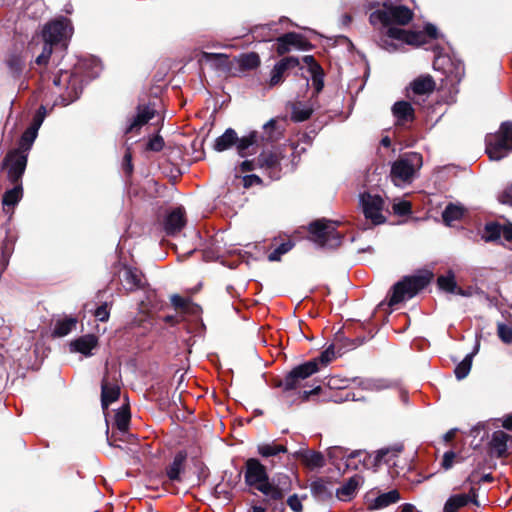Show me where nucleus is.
<instances>
[{"label": "nucleus", "mask_w": 512, "mask_h": 512, "mask_svg": "<svg viewBox=\"0 0 512 512\" xmlns=\"http://www.w3.org/2000/svg\"><path fill=\"white\" fill-rule=\"evenodd\" d=\"M412 17L413 12L403 5L385 7L372 12L369 17L371 25L382 28L379 45L389 52L397 51L404 45L420 46L424 38L423 33L392 26L406 25Z\"/></svg>", "instance_id": "1"}, {"label": "nucleus", "mask_w": 512, "mask_h": 512, "mask_svg": "<svg viewBox=\"0 0 512 512\" xmlns=\"http://www.w3.org/2000/svg\"><path fill=\"white\" fill-rule=\"evenodd\" d=\"M100 72L101 64L95 58L79 61L72 72L61 71L53 83L58 88L62 105L66 106L77 100L83 90L84 79L91 80Z\"/></svg>", "instance_id": "2"}, {"label": "nucleus", "mask_w": 512, "mask_h": 512, "mask_svg": "<svg viewBox=\"0 0 512 512\" xmlns=\"http://www.w3.org/2000/svg\"><path fill=\"white\" fill-rule=\"evenodd\" d=\"M245 482L273 500L283 497L281 489L269 482L266 467L256 458H249L245 463Z\"/></svg>", "instance_id": "3"}, {"label": "nucleus", "mask_w": 512, "mask_h": 512, "mask_svg": "<svg viewBox=\"0 0 512 512\" xmlns=\"http://www.w3.org/2000/svg\"><path fill=\"white\" fill-rule=\"evenodd\" d=\"M432 274L424 273L405 277L397 282L389 297L388 305L393 307L403 301L413 298L420 290L424 289L431 281Z\"/></svg>", "instance_id": "4"}, {"label": "nucleus", "mask_w": 512, "mask_h": 512, "mask_svg": "<svg viewBox=\"0 0 512 512\" xmlns=\"http://www.w3.org/2000/svg\"><path fill=\"white\" fill-rule=\"evenodd\" d=\"M512 151V122H503L499 131L486 137V153L491 160H501Z\"/></svg>", "instance_id": "5"}, {"label": "nucleus", "mask_w": 512, "mask_h": 512, "mask_svg": "<svg viewBox=\"0 0 512 512\" xmlns=\"http://www.w3.org/2000/svg\"><path fill=\"white\" fill-rule=\"evenodd\" d=\"M422 164V156L416 152L404 154L396 160L391 168V178L395 185L410 183Z\"/></svg>", "instance_id": "6"}, {"label": "nucleus", "mask_w": 512, "mask_h": 512, "mask_svg": "<svg viewBox=\"0 0 512 512\" xmlns=\"http://www.w3.org/2000/svg\"><path fill=\"white\" fill-rule=\"evenodd\" d=\"M258 169L267 175L270 180H278L283 174L284 168H288L289 163L281 147H275L271 150H264L257 158Z\"/></svg>", "instance_id": "7"}, {"label": "nucleus", "mask_w": 512, "mask_h": 512, "mask_svg": "<svg viewBox=\"0 0 512 512\" xmlns=\"http://www.w3.org/2000/svg\"><path fill=\"white\" fill-rule=\"evenodd\" d=\"M337 224L326 219L314 221L309 225L311 240L320 247H338L341 244L342 235L336 231Z\"/></svg>", "instance_id": "8"}, {"label": "nucleus", "mask_w": 512, "mask_h": 512, "mask_svg": "<svg viewBox=\"0 0 512 512\" xmlns=\"http://www.w3.org/2000/svg\"><path fill=\"white\" fill-rule=\"evenodd\" d=\"M360 204L365 218L370 220L373 225H379L385 222V217L382 214L384 206L382 197L370 193H363L360 195Z\"/></svg>", "instance_id": "9"}, {"label": "nucleus", "mask_w": 512, "mask_h": 512, "mask_svg": "<svg viewBox=\"0 0 512 512\" xmlns=\"http://www.w3.org/2000/svg\"><path fill=\"white\" fill-rule=\"evenodd\" d=\"M72 26L69 20L61 19L49 23L43 30V40L50 43L66 46V41L72 35Z\"/></svg>", "instance_id": "10"}, {"label": "nucleus", "mask_w": 512, "mask_h": 512, "mask_svg": "<svg viewBox=\"0 0 512 512\" xmlns=\"http://www.w3.org/2000/svg\"><path fill=\"white\" fill-rule=\"evenodd\" d=\"M28 154L14 149L10 151L4 161L3 167L7 169L8 179L12 183H18L25 171Z\"/></svg>", "instance_id": "11"}, {"label": "nucleus", "mask_w": 512, "mask_h": 512, "mask_svg": "<svg viewBox=\"0 0 512 512\" xmlns=\"http://www.w3.org/2000/svg\"><path fill=\"white\" fill-rule=\"evenodd\" d=\"M319 371L318 360L312 359L293 368L284 379V389H295L300 381L310 377Z\"/></svg>", "instance_id": "12"}, {"label": "nucleus", "mask_w": 512, "mask_h": 512, "mask_svg": "<svg viewBox=\"0 0 512 512\" xmlns=\"http://www.w3.org/2000/svg\"><path fill=\"white\" fill-rule=\"evenodd\" d=\"M46 108L45 106H40L38 111L36 112L32 124L25 130L23 133L20 142H19V148L17 150H20L26 154H28L29 150L31 149L40 126L42 125L44 118L46 116Z\"/></svg>", "instance_id": "13"}, {"label": "nucleus", "mask_w": 512, "mask_h": 512, "mask_svg": "<svg viewBox=\"0 0 512 512\" xmlns=\"http://www.w3.org/2000/svg\"><path fill=\"white\" fill-rule=\"evenodd\" d=\"M101 404L103 409H107L108 406L116 401L120 395V386L117 381L116 372L113 376L107 374L104 376L101 385Z\"/></svg>", "instance_id": "14"}, {"label": "nucleus", "mask_w": 512, "mask_h": 512, "mask_svg": "<svg viewBox=\"0 0 512 512\" xmlns=\"http://www.w3.org/2000/svg\"><path fill=\"white\" fill-rule=\"evenodd\" d=\"M447 66L444 67V73L446 78L453 84L461 81L465 74L464 64L457 60L452 61L448 56H439L435 62L434 66Z\"/></svg>", "instance_id": "15"}, {"label": "nucleus", "mask_w": 512, "mask_h": 512, "mask_svg": "<svg viewBox=\"0 0 512 512\" xmlns=\"http://www.w3.org/2000/svg\"><path fill=\"white\" fill-rule=\"evenodd\" d=\"M489 445L491 455L498 458L505 457L512 452V437L501 430L495 431Z\"/></svg>", "instance_id": "16"}, {"label": "nucleus", "mask_w": 512, "mask_h": 512, "mask_svg": "<svg viewBox=\"0 0 512 512\" xmlns=\"http://www.w3.org/2000/svg\"><path fill=\"white\" fill-rule=\"evenodd\" d=\"M186 224L185 210L182 207L171 209L164 218V230L167 235L179 233Z\"/></svg>", "instance_id": "17"}, {"label": "nucleus", "mask_w": 512, "mask_h": 512, "mask_svg": "<svg viewBox=\"0 0 512 512\" xmlns=\"http://www.w3.org/2000/svg\"><path fill=\"white\" fill-rule=\"evenodd\" d=\"M305 49L306 40L300 34L290 32L277 38L276 51L279 55H283L291 50V48Z\"/></svg>", "instance_id": "18"}, {"label": "nucleus", "mask_w": 512, "mask_h": 512, "mask_svg": "<svg viewBox=\"0 0 512 512\" xmlns=\"http://www.w3.org/2000/svg\"><path fill=\"white\" fill-rule=\"evenodd\" d=\"M299 65V60L295 57H285L275 64L271 71L269 86L274 87L282 83L284 74L287 70L293 69Z\"/></svg>", "instance_id": "19"}, {"label": "nucleus", "mask_w": 512, "mask_h": 512, "mask_svg": "<svg viewBox=\"0 0 512 512\" xmlns=\"http://www.w3.org/2000/svg\"><path fill=\"white\" fill-rule=\"evenodd\" d=\"M476 491L475 489H471L468 494H456L448 498L446 501L443 511L444 512H456L461 507H464L469 502H473L478 505L476 499Z\"/></svg>", "instance_id": "20"}, {"label": "nucleus", "mask_w": 512, "mask_h": 512, "mask_svg": "<svg viewBox=\"0 0 512 512\" xmlns=\"http://www.w3.org/2000/svg\"><path fill=\"white\" fill-rule=\"evenodd\" d=\"M98 339L95 335L87 334L81 336L70 343L71 352H78L84 356H91L92 350L96 348Z\"/></svg>", "instance_id": "21"}, {"label": "nucleus", "mask_w": 512, "mask_h": 512, "mask_svg": "<svg viewBox=\"0 0 512 512\" xmlns=\"http://www.w3.org/2000/svg\"><path fill=\"white\" fill-rule=\"evenodd\" d=\"M154 115V108H151L150 106H139L137 114L131 119L125 130V133L137 132L143 125L152 119Z\"/></svg>", "instance_id": "22"}, {"label": "nucleus", "mask_w": 512, "mask_h": 512, "mask_svg": "<svg viewBox=\"0 0 512 512\" xmlns=\"http://www.w3.org/2000/svg\"><path fill=\"white\" fill-rule=\"evenodd\" d=\"M328 456L332 460L337 459H345L346 468L357 469V464L354 462V459L360 458L362 456L365 457V453L363 451H353L350 454H347V450L342 447H331L328 450Z\"/></svg>", "instance_id": "23"}, {"label": "nucleus", "mask_w": 512, "mask_h": 512, "mask_svg": "<svg viewBox=\"0 0 512 512\" xmlns=\"http://www.w3.org/2000/svg\"><path fill=\"white\" fill-rule=\"evenodd\" d=\"M392 113L398 125H404L414 119V109L409 102L399 101L392 107Z\"/></svg>", "instance_id": "24"}, {"label": "nucleus", "mask_w": 512, "mask_h": 512, "mask_svg": "<svg viewBox=\"0 0 512 512\" xmlns=\"http://www.w3.org/2000/svg\"><path fill=\"white\" fill-rule=\"evenodd\" d=\"M258 143V133L251 132L249 135L244 136L242 138L237 137V141L235 143L238 154L241 157H245L247 155L253 154L256 152V145Z\"/></svg>", "instance_id": "25"}, {"label": "nucleus", "mask_w": 512, "mask_h": 512, "mask_svg": "<svg viewBox=\"0 0 512 512\" xmlns=\"http://www.w3.org/2000/svg\"><path fill=\"white\" fill-rule=\"evenodd\" d=\"M359 386L369 392H380L396 386V383L384 378H365L359 381Z\"/></svg>", "instance_id": "26"}, {"label": "nucleus", "mask_w": 512, "mask_h": 512, "mask_svg": "<svg viewBox=\"0 0 512 512\" xmlns=\"http://www.w3.org/2000/svg\"><path fill=\"white\" fill-rule=\"evenodd\" d=\"M142 273L137 268L126 267L123 273V282L126 290L133 291L143 286Z\"/></svg>", "instance_id": "27"}, {"label": "nucleus", "mask_w": 512, "mask_h": 512, "mask_svg": "<svg viewBox=\"0 0 512 512\" xmlns=\"http://www.w3.org/2000/svg\"><path fill=\"white\" fill-rule=\"evenodd\" d=\"M201 60L209 63L216 70L228 71L230 69L229 58L225 54L203 52Z\"/></svg>", "instance_id": "28"}, {"label": "nucleus", "mask_w": 512, "mask_h": 512, "mask_svg": "<svg viewBox=\"0 0 512 512\" xmlns=\"http://www.w3.org/2000/svg\"><path fill=\"white\" fill-rule=\"evenodd\" d=\"M361 478L357 475L351 477L341 487L337 489L336 495L338 499L342 501L350 500L356 493V490L360 484Z\"/></svg>", "instance_id": "29"}, {"label": "nucleus", "mask_w": 512, "mask_h": 512, "mask_svg": "<svg viewBox=\"0 0 512 512\" xmlns=\"http://www.w3.org/2000/svg\"><path fill=\"white\" fill-rule=\"evenodd\" d=\"M236 141L237 133L232 128H228L221 136L216 138L214 149L219 152L225 151L235 145Z\"/></svg>", "instance_id": "30"}, {"label": "nucleus", "mask_w": 512, "mask_h": 512, "mask_svg": "<svg viewBox=\"0 0 512 512\" xmlns=\"http://www.w3.org/2000/svg\"><path fill=\"white\" fill-rule=\"evenodd\" d=\"M15 186L7 190L2 199L3 209L8 212L10 208H13L22 198V186L19 183H14Z\"/></svg>", "instance_id": "31"}, {"label": "nucleus", "mask_w": 512, "mask_h": 512, "mask_svg": "<svg viewBox=\"0 0 512 512\" xmlns=\"http://www.w3.org/2000/svg\"><path fill=\"white\" fill-rule=\"evenodd\" d=\"M186 455L183 452H179L175 455L172 463L167 468V476L171 481H180L181 472L183 471L184 462Z\"/></svg>", "instance_id": "32"}, {"label": "nucleus", "mask_w": 512, "mask_h": 512, "mask_svg": "<svg viewBox=\"0 0 512 512\" xmlns=\"http://www.w3.org/2000/svg\"><path fill=\"white\" fill-rule=\"evenodd\" d=\"M282 130L279 122L276 119H271L263 126L262 140L266 142L276 141L281 137Z\"/></svg>", "instance_id": "33"}, {"label": "nucleus", "mask_w": 512, "mask_h": 512, "mask_svg": "<svg viewBox=\"0 0 512 512\" xmlns=\"http://www.w3.org/2000/svg\"><path fill=\"white\" fill-rule=\"evenodd\" d=\"M402 451L401 445H396L394 447L381 449L377 452L375 460L377 463H385L387 465L394 464V459L399 455Z\"/></svg>", "instance_id": "34"}, {"label": "nucleus", "mask_w": 512, "mask_h": 512, "mask_svg": "<svg viewBox=\"0 0 512 512\" xmlns=\"http://www.w3.org/2000/svg\"><path fill=\"white\" fill-rule=\"evenodd\" d=\"M434 86L435 83L430 76L419 77L411 84L413 92L419 95L432 92L434 90Z\"/></svg>", "instance_id": "35"}, {"label": "nucleus", "mask_w": 512, "mask_h": 512, "mask_svg": "<svg viewBox=\"0 0 512 512\" xmlns=\"http://www.w3.org/2000/svg\"><path fill=\"white\" fill-rule=\"evenodd\" d=\"M400 495L397 490H391L379 495L371 505L372 509H381L399 501Z\"/></svg>", "instance_id": "36"}, {"label": "nucleus", "mask_w": 512, "mask_h": 512, "mask_svg": "<svg viewBox=\"0 0 512 512\" xmlns=\"http://www.w3.org/2000/svg\"><path fill=\"white\" fill-rule=\"evenodd\" d=\"M478 348H479V343H477L475 350L472 353L467 354L465 356V358L456 366L454 372H455V376L458 380L464 379L469 374V372L471 370V366H472V359H473L474 355L477 353Z\"/></svg>", "instance_id": "37"}, {"label": "nucleus", "mask_w": 512, "mask_h": 512, "mask_svg": "<svg viewBox=\"0 0 512 512\" xmlns=\"http://www.w3.org/2000/svg\"><path fill=\"white\" fill-rule=\"evenodd\" d=\"M77 319L73 317L58 320L54 326L53 333L55 336L64 337L68 335L76 327Z\"/></svg>", "instance_id": "38"}, {"label": "nucleus", "mask_w": 512, "mask_h": 512, "mask_svg": "<svg viewBox=\"0 0 512 512\" xmlns=\"http://www.w3.org/2000/svg\"><path fill=\"white\" fill-rule=\"evenodd\" d=\"M275 24H265L256 26L253 30V36L255 39L259 41H271L274 36L277 34V30L274 29Z\"/></svg>", "instance_id": "39"}, {"label": "nucleus", "mask_w": 512, "mask_h": 512, "mask_svg": "<svg viewBox=\"0 0 512 512\" xmlns=\"http://www.w3.org/2000/svg\"><path fill=\"white\" fill-rule=\"evenodd\" d=\"M258 453L265 458L276 456L280 453H286L287 448L284 445L276 443H263L257 447Z\"/></svg>", "instance_id": "40"}, {"label": "nucleus", "mask_w": 512, "mask_h": 512, "mask_svg": "<svg viewBox=\"0 0 512 512\" xmlns=\"http://www.w3.org/2000/svg\"><path fill=\"white\" fill-rule=\"evenodd\" d=\"M130 418V412L127 407H122L116 412L115 425L120 432L125 433L128 430Z\"/></svg>", "instance_id": "41"}, {"label": "nucleus", "mask_w": 512, "mask_h": 512, "mask_svg": "<svg viewBox=\"0 0 512 512\" xmlns=\"http://www.w3.org/2000/svg\"><path fill=\"white\" fill-rule=\"evenodd\" d=\"M462 215H463L462 207H460L458 205H454V204H449L444 209V211L442 213V218L447 225H451V223L453 221L458 220L459 218H461Z\"/></svg>", "instance_id": "42"}, {"label": "nucleus", "mask_w": 512, "mask_h": 512, "mask_svg": "<svg viewBox=\"0 0 512 512\" xmlns=\"http://www.w3.org/2000/svg\"><path fill=\"white\" fill-rule=\"evenodd\" d=\"M311 114L312 109L303 103H296L292 107V119L296 122L307 120Z\"/></svg>", "instance_id": "43"}, {"label": "nucleus", "mask_w": 512, "mask_h": 512, "mask_svg": "<svg viewBox=\"0 0 512 512\" xmlns=\"http://www.w3.org/2000/svg\"><path fill=\"white\" fill-rule=\"evenodd\" d=\"M437 282L439 288L446 292L454 293L456 291L457 284L452 272L439 276Z\"/></svg>", "instance_id": "44"}, {"label": "nucleus", "mask_w": 512, "mask_h": 512, "mask_svg": "<svg viewBox=\"0 0 512 512\" xmlns=\"http://www.w3.org/2000/svg\"><path fill=\"white\" fill-rule=\"evenodd\" d=\"M502 226L496 223H488L484 228L482 239L486 242L495 241L501 237Z\"/></svg>", "instance_id": "45"}, {"label": "nucleus", "mask_w": 512, "mask_h": 512, "mask_svg": "<svg viewBox=\"0 0 512 512\" xmlns=\"http://www.w3.org/2000/svg\"><path fill=\"white\" fill-rule=\"evenodd\" d=\"M304 61L307 65L310 66L312 73H313V85L315 87V90L317 92L321 91L323 88V80L320 74L317 73V70H319V66L315 63V60L312 56H305Z\"/></svg>", "instance_id": "46"}, {"label": "nucleus", "mask_w": 512, "mask_h": 512, "mask_svg": "<svg viewBox=\"0 0 512 512\" xmlns=\"http://www.w3.org/2000/svg\"><path fill=\"white\" fill-rule=\"evenodd\" d=\"M238 63L241 68L250 70L259 66L260 58L258 54L251 52L248 54L241 55L238 60Z\"/></svg>", "instance_id": "47"}, {"label": "nucleus", "mask_w": 512, "mask_h": 512, "mask_svg": "<svg viewBox=\"0 0 512 512\" xmlns=\"http://www.w3.org/2000/svg\"><path fill=\"white\" fill-rule=\"evenodd\" d=\"M305 463L310 468H320L325 465L324 457L319 452H308L305 456Z\"/></svg>", "instance_id": "48"}, {"label": "nucleus", "mask_w": 512, "mask_h": 512, "mask_svg": "<svg viewBox=\"0 0 512 512\" xmlns=\"http://www.w3.org/2000/svg\"><path fill=\"white\" fill-rule=\"evenodd\" d=\"M498 337L506 344L512 343V327L504 323L497 326Z\"/></svg>", "instance_id": "49"}, {"label": "nucleus", "mask_w": 512, "mask_h": 512, "mask_svg": "<svg viewBox=\"0 0 512 512\" xmlns=\"http://www.w3.org/2000/svg\"><path fill=\"white\" fill-rule=\"evenodd\" d=\"M54 44L55 43H50V42L44 41L42 53L36 58V63L38 65H44L48 62V60L51 56V53H52V45H54Z\"/></svg>", "instance_id": "50"}, {"label": "nucleus", "mask_w": 512, "mask_h": 512, "mask_svg": "<svg viewBox=\"0 0 512 512\" xmlns=\"http://www.w3.org/2000/svg\"><path fill=\"white\" fill-rule=\"evenodd\" d=\"M393 210L398 215H407L410 213L411 205L407 201H399L393 205Z\"/></svg>", "instance_id": "51"}, {"label": "nucleus", "mask_w": 512, "mask_h": 512, "mask_svg": "<svg viewBox=\"0 0 512 512\" xmlns=\"http://www.w3.org/2000/svg\"><path fill=\"white\" fill-rule=\"evenodd\" d=\"M456 458H457V455L455 452H453V451L445 452L443 455L442 463H441L442 467L445 470L452 468Z\"/></svg>", "instance_id": "52"}, {"label": "nucleus", "mask_w": 512, "mask_h": 512, "mask_svg": "<svg viewBox=\"0 0 512 512\" xmlns=\"http://www.w3.org/2000/svg\"><path fill=\"white\" fill-rule=\"evenodd\" d=\"M334 357V349L333 347H328L325 351L321 353V355L316 358L318 360V366L322 364L326 366Z\"/></svg>", "instance_id": "53"}, {"label": "nucleus", "mask_w": 512, "mask_h": 512, "mask_svg": "<svg viewBox=\"0 0 512 512\" xmlns=\"http://www.w3.org/2000/svg\"><path fill=\"white\" fill-rule=\"evenodd\" d=\"M94 316L97 318V320L101 322H105L109 319L110 312L108 309V305L106 303L99 306L94 313Z\"/></svg>", "instance_id": "54"}, {"label": "nucleus", "mask_w": 512, "mask_h": 512, "mask_svg": "<svg viewBox=\"0 0 512 512\" xmlns=\"http://www.w3.org/2000/svg\"><path fill=\"white\" fill-rule=\"evenodd\" d=\"M163 146L164 141L160 136H155L151 138L147 143V149L156 152L160 151L163 148Z\"/></svg>", "instance_id": "55"}, {"label": "nucleus", "mask_w": 512, "mask_h": 512, "mask_svg": "<svg viewBox=\"0 0 512 512\" xmlns=\"http://www.w3.org/2000/svg\"><path fill=\"white\" fill-rule=\"evenodd\" d=\"M498 200L502 204H509L512 206V184L509 185L499 196Z\"/></svg>", "instance_id": "56"}, {"label": "nucleus", "mask_w": 512, "mask_h": 512, "mask_svg": "<svg viewBox=\"0 0 512 512\" xmlns=\"http://www.w3.org/2000/svg\"><path fill=\"white\" fill-rule=\"evenodd\" d=\"M287 504L294 512L302 511L303 506L297 495L290 496L287 500Z\"/></svg>", "instance_id": "57"}, {"label": "nucleus", "mask_w": 512, "mask_h": 512, "mask_svg": "<svg viewBox=\"0 0 512 512\" xmlns=\"http://www.w3.org/2000/svg\"><path fill=\"white\" fill-rule=\"evenodd\" d=\"M171 303L175 308L185 309L188 305V301L179 296V295H172L171 296Z\"/></svg>", "instance_id": "58"}, {"label": "nucleus", "mask_w": 512, "mask_h": 512, "mask_svg": "<svg viewBox=\"0 0 512 512\" xmlns=\"http://www.w3.org/2000/svg\"><path fill=\"white\" fill-rule=\"evenodd\" d=\"M7 63L13 73L20 72L22 60L19 57H12L8 60Z\"/></svg>", "instance_id": "59"}, {"label": "nucleus", "mask_w": 512, "mask_h": 512, "mask_svg": "<svg viewBox=\"0 0 512 512\" xmlns=\"http://www.w3.org/2000/svg\"><path fill=\"white\" fill-rule=\"evenodd\" d=\"M243 181L245 187H250L254 184H260L262 182L261 178L255 174L245 176Z\"/></svg>", "instance_id": "60"}, {"label": "nucleus", "mask_w": 512, "mask_h": 512, "mask_svg": "<svg viewBox=\"0 0 512 512\" xmlns=\"http://www.w3.org/2000/svg\"><path fill=\"white\" fill-rule=\"evenodd\" d=\"M240 168H241L242 172H247V171L258 169L257 161L245 160L241 163Z\"/></svg>", "instance_id": "61"}, {"label": "nucleus", "mask_w": 512, "mask_h": 512, "mask_svg": "<svg viewBox=\"0 0 512 512\" xmlns=\"http://www.w3.org/2000/svg\"><path fill=\"white\" fill-rule=\"evenodd\" d=\"M424 35L423 42L420 44L422 45L425 42V36L428 35L431 38L437 37V28L432 24H427L425 26V32H422Z\"/></svg>", "instance_id": "62"}, {"label": "nucleus", "mask_w": 512, "mask_h": 512, "mask_svg": "<svg viewBox=\"0 0 512 512\" xmlns=\"http://www.w3.org/2000/svg\"><path fill=\"white\" fill-rule=\"evenodd\" d=\"M503 231H501V236L506 239L507 241L512 240V224H508L505 226H502Z\"/></svg>", "instance_id": "63"}, {"label": "nucleus", "mask_w": 512, "mask_h": 512, "mask_svg": "<svg viewBox=\"0 0 512 512\" xmlns=\"http://www.w3.org/2000/svg\"><path fill=\"white\" fill-rule=\"evenodd\" d=\"M293 245L294 244L291 241H288V242H285V243H282L281 245H279L277 247V250L279 252H281V254L283 255V254L289 252L292 249Z\"/></svg>", "instance_id": "64"}]
</instances>
